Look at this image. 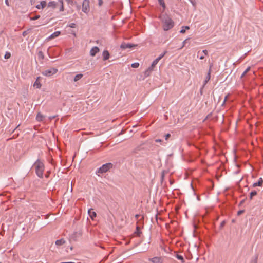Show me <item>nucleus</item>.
Masks as SVG:
<instances>
[{"instance_id": "obj_6", "label": "nucleus", "mask_w": 263, "mask_h": 263, "mask_svg": "<svg viewBox=\"0 0 263 263\" xmlns=\"http://www.w3.org/2000/svg\"><path fill=\"white\" fill-rule=\"evenodd\" d=\"M137 46V45H135V44L123 43L121 45L120 47L123 49H126L127 48H131L134 47H136Z\"/></svg>"}, {"instance_id": "obj_28", "label": "nucleus", "mask_w": 263, "mask_h": 263, "mask_svg": "<svg viewBox=\"0 0 263 263\" xmlns=\"http://www.w3.org/2000/svg\"><path fill=\"white\" fill-rule=\"evenodd\" d=\"M159 4L164 8L165 7V5L163 0H158Z\"/></svg>"}, {"instance_id": "obj_49", "label": "nucleus", "mask_w": 263, "mask_h": 263, "mask_svg": "<svg viewBox=\"0 0 263 263\" xmlns=\"http://www.w3.org/2000/svg\"><path fill=\"white\" fill-rule=\"evenodd\" d=\"M185 41H183V45H184Z\"/></svg>"}, {"instance_id": "obj_32", "label": "nucleus", "mask_w": 263, "mask_h": 263, "mask_svg": "<svg viewBox=\"0 0 263 263\" xmlns=\"http://www.w3.org/2000/svg\"><path fill=\"white\" fill-rule=\"evenodd\" d=\"M171 136V135L170 134H167L165 135V140H167Z\"/></svg>"}, {"instance_id": "obj_7", "label": "nucleus", "mask_w": 263, "mask_h": 263, "mask_svg": "<svg viewBox=\"0 0 263 263\" xmlns=\"http://www.w3.org/2000/svg\"><path fill=\"white\" fill-rule=\"evenodd\" d=\"M61 34V32L60 31H57L54 32L53 33L51 34L49 37L46 39V41H49L55 37H58Z\"/></svg>"}, {"instance_id": "obj_45", "label": "nucleus", "mask_w": 263, "mask_h": 263, "mask_svg": "<svg viewBox=\"0 0 263 263\" xmlns=\"http://www.w3.org/2000/svg\"><path fill=\"white\" fill-rule=\"evenodd\" d=\"M242 213V211H239L238 212V214L239 215V214H240Z\"/></svg>"}, {"instance_id": "obj_48", "label": "nucleus", "mask_w": 263, "mask_h": 263, "mask_svg": "<svg viewBox=\"0 0 263 263\" xmlns=\"http://www.w3.org/2000/svg\"><path fill=\"white\" fill-rule=\"evenodd\" d=\"M227 99V96H226V97H225V99H224V102L226 101Z\"/></svg>"}, {"instance_id": "obj_37", "label": "nucleus", "mask_w": 263, "mask_h": 263, "mask_svg": "<svg viewBox=\"0 0 263 263\" xmlns=\"http://www.w3.org/2000/svg\"><path fill=\"white\" fill-rule=\"evenodd\" d=\"M76 26V24L74 23H71L69 25V27L71 28H74Z\"/></svg>"}, {"instance_id": "obj_12", "label": "nucleus", "mask_w": 263, "mask_h": 263, "mask_svg": "<svg viewBox=\"0 0 263 263\" xmlns=\"http://www.w3.org/2000/svg\"><path fill=\"white\" fill-rule=\"evenodd\" d=\"M46 6V2L45 1H43L40 2V4L36 6V8L38 9H43Z\"/></svg>"}, {"instance_id": "obj_14", "label": "nucleus", "mask_w": 263, "mask_h": 263, "mask_svg": "<svg viewBox=\"0 0 263 263\" xmlns=\"http://www.w3.org/2000/svg\"><path fill=\"white\" fill-rule=\"evenodd\" d=\"M59 2H56L54 1L50 2L48 4V7H51L52 8H55L59 5Z\"/></svg>"}, {"instance_id": "obj_10", "label": "nucleus", "mask_w": 263, "mask_h": 263, "mask_svg": "<svg viewBox=\"0 0 263 263\" xmlns=\"http://www.w3.org/2000/svg\"><path fill=\"white\" fill-rule=\"evenodd\" d=\"M99 48L97 46H95L91 49L90 51V54L91 56L94 57L98 52H99Z\"/></svg>"}, {"instance_id": "obj_3", "label": "nucleus", "mask_w": 263, "mask_h": 263, "mask_svg": "<svg viewBox=\"0 0 263 263\" xmlns=\"http://www.w3.org/2000/svg\"><path fill=\"white\" fill-rule=\"evenodd\" d=\"M113 165L111 163H107L103 164L101 167L98 169L97 173L103 174L107 172L108 170L112 168Z\"/></svg>"}, {"instance_id": "obj_21", "label": "nucleus", "mask_w": 263, "mask_h": 263, "mask_svg": "<svg viewBox=\"0 0 263 263\" xmlns=\"http://www.w3.org/2000/svg\"><path fill=\"white\" fill-rule=\"evenodd\" d=\"M59 4L60 5V11H64V7H63V0H60L59 1Z\"/></svg>"}, {"instance_id": "obj_11", "label": "nucleus", "mask_w": 263, "mask_h": 263, "mask_svg": "<svg viewBox=\"0 0 263 263\" xmlns=\"http://www.w3.org/2000/svg\"><path fill=\"white\" fill-rule=\"evenodd\" d=\"M170 120H171V122L170 123H168L167 124L170 126H173L175 124H176L178 121V119H176V116H170Z\"/></svg>"}, {"instance_id": "obj_1", "label": "nucleus", "mask_w": 263, "mask_h": 263, "mask_svg": "<svg viewBox=\"0 0 263 263\" xmlns=\"http://www.w3.org/2000/svg\"><path fill=\"white\" fill-rule=\"evenodd\" d=\"M34 166L37 176L41 178H43L44 171V165L43 163L38 159L34 163Z\"/></svg>"}, {"instance_id": "obj_19", "label": "nucleus", "mask_w": 263, "mask_h": 263, "mask_svg": "<svg viewBox=\"0 0 263 263\" xmlns=\"http://www.w3.org/2000/svg\"><path fill=\"white\" fill-rule=\"evenodd\" d=\"M83 75L81 73L77 74L73 79L74 82H77V81H79L83 77Z\"/></svg>"}, {"instance_id": "obj_42", "label": "nucleus", "mask_w": 263, "mask_h": 263, "mask_svg": "<svg viewBox=\"0 0 263 263\" xmlns=\"http://www.w3.org/2000/svg\"><path fill=\"white\" fill-rule=\"evenodd\" d=\"M250 70V67H248L246 70H245V71H247V72H248V71H249V70Z\"/></svg>"}, {"instance_id": "obj_34", "label": "nucleus", "mask_w": 263, "mask_h": 263, "mask_svg": "<svg viewBox=\"0 0 263 263\" xmlns=\"http://www.w3.org/2000/svg\"><path fill=\"white\" fill-rule=\"evenodd\" d=\"M250 263H257V258H255V259L252 260Z\"/></svg>"}, {"instance_id": "obj_30", "label": "nucleus", "mask_w": 263, "mask_h": 263, "mask_svg": "<svg viewBox=\"0 0 263 263\" xmlns=\"http://www.w3.org/2000/svg\"><path fill=\"white\" fill-rule=\"evenodd\" d=\"M151 72L152 71H148V68H147V70L145 72V75H146V76H148L150 74Z\"/></svg>"}, {"instance_id": "obj_36", "label": "nucleus", "mask_w": 263, "mask_h": 263, "mask_svg": "<svg viewBox=\"0 0 263 263\" xmlns=\"http://www.w3.org/2000/svg\"><path fill=\"white\" fill-rule=\"evenodd\" d=\"M210 78V71L209 72L207 76V80L206 81L205 83H206L207 81L209 80Z\"/></svg>"}, {"instance_id": "obj_8", "label": "nucleus", "mask_w": 263, "mask_h": 263, "mask_svg": "<svg viewBox=\"0 0 263 263\" xmlns=\"http://www.w3.org/2000/svg\"><path fill=\"white\" fill-rule=\"evenodd\" d=\"M41 78L40 77H37L36 81H35L33 85L34 87L37 89H40L41 88L42 84L41 83Z\"/></svg>"}, {"instance_id": "obj_18", "label": "nucleus", "mask_w": 263, "mask_h": 263, "mask_svg": "<svg viewBox=\"0 0 263 263\" xmlns=\"http://www.w3.org/2000/svg\"><path fill=\"white\" fill-rule=\"evenodd\" d=\"M65 242V241L63 239H61L56 240L55 243L57 246H61Z\"/></svg>"}, {"instance_id": "obj_9", "label": "nucleus", "mask_w": 263, "mask_h": 263, "mask_svg": "<svg viewBox=\"0 0 263 263\" xmlns=\"http://www.w3.org/2000/svg\"><path fill=\"white\" fill-rule=\"evenodd\" d=\"M148 260L153 263H162V259L160 257H154L152 258H149Z\"/></svg>"}, {"instance_id": "obj_44", "label": "nucleus", "mask_w": 263, "mask_h": 263, "mask_svg": "<svg viewBox=\"0 0 263 263\" xmlns=\"http://www.w3.org/2000/svg\"><path fill=\"white\" fill-rule=\"evenodd\" d=\"M164 120H167V119H168V116H164Z\"/></svg>"}, {"instance_id": "obj_22", "label": "nucleus", "mask_w": 263, "mask_h": 263, "mask_svg": "<svg viewBox=\"0 0 263 263\" xmlns=\"http://www.w3.org/2000/svg\"><path fill=\"white\" fill-rule=\"evenodd\" d=\"M167 53V51H165L163 52V53H162V54H161L157 59H156L157 60H158V61H159Z\"/></svg>"}, {"instance_id": "obj_17", "label": "nucleus", "mask_w": 263, "mask_h": 263, "mask_svg": "<svg viewBox=\"0 0 263 263\" xmlns=\"http://www.w3.org/2000/svg\"><path fill=\"white\" fill-rule=\"evenodd\" d=\"M88 213L92 219H93V218L96 217V212L93 211L92 209H89L88 211Z\"/></svg>"}, {"instance_id": "obj_39", "label": "nucleus", "mask_w": 263, "mask_h": 263, "mask_svg": "<svg viewBox=\"0 0 263 263\" xmlns=\"http://www.w3.org/2000/svg\"><path fill=\"white\" fill-rule=\"evenodd\" d=\"M203 53H204L205 55L208 54V51L206 50H203L202 51Z\"/></svg>"}, {"instance_id": "obj_13", "label": "nucleus", "mask_w": 263, "mask_h": 263, "mask_svg": "<svg viewBox=\"0 0 263 263\" xmlns=\"http://www.w3.org/2000/svg\"><path fill=\"white\" fill-rule=\"evenodd\" d=\"M159 61L158 60H157L156 59H155L152 63L151 66L148 68V71H152L155 66L157 64L158 62Z\"/></svg>"}, {"instance_id": "obj_20", "label": "nucleus", "mask_w": 263, "mask_h": 263, "mask_svg": "<svg viewBox=\"0 0 263 263\" xmlns=\"http://www.w3.org/2000/svg\"><path fill=\"white\" fill-rule=\"evenodd\" d=\"M189 29L190 27L188 26H182L180 32L181 33H184L185 32L186 30H189Z\"/></svg>"}, {"instance_id": "obj_23", "label": "nucleus", "mask_w": 263, "mask_h": 263, "mask_svg": "<svg viewBox=\"0 0 263 263\" xmlns=\"http://www.w3.org/2000/svg\"><path fill=\"white\" fill-rule=\"evenodd\" d=\"M257 194V192L256 191H252L250 194V198L252 199L253 196H255Z\"/></svg>"}, {"instance_id": "obj_41", "label": "nucleus", "mask_w": 263, "mask_h": 263, "mask_svg": "<svg viewBox=\"0 0 263 263\" xmlns=\"http://www.w3.org/2000/svg\"><path fill=\"white\" fill-rule=\"evenodd\" d=\"M5 4H6L7 6H9V5L8 0H5Z\"/></svg>"}, {"instance_id": "obj_40", "label": "nucleus", "mask_w": 263, "mask_h": 263, "mask_svg": "<svg viewBox=\"0 0 263 263\" xmlns=\"http://www.w3.org/2000/svg\"><path fill=\"white\" fill-rule=\"evenodd\" d=\"M155 141H156V142H161V140L158 139H156Z\"/></svg>"}, {"instance_id": "obj_24", "label": "nucleus", "mask_w": 263, "mask_h": 263, "mask_svg": "<svg viewBox=\"0 0 263 263\" xmlns=\"http://www.w3.org/2000/svg\"><path fill=\"white\" fill-rule=\"evenodd\" d=\"M45 116H36V120L37 121H42L44 118Z\"/></svg>"}, {"instance_id": "obj_5", "label": "nucleus", "mask_w": 263, "mask_h": 263, "mask_svg": "<svg viewBox=\"0 0 263 263\" xmlns=\"http://www.w3.org/2000/svg\"><path fill=\"white\" fill-rule=\"evenodd\" d=\"M57 69L54 68H51L49 69L45 70L42 73L43 75L45 76L49 77L55 74L57 72Z\"/></svg>"}, {"instance_id": "obj_25", "label": "nucleus", "mask_w": 263, "mask_h": 263, "mask_svg": "<svg viewBox=\"0 0 263 263\" xmlns=\"http://www.w3.org/2000/svg\"><path fill=\"white\" fill-rule=\"evenodd\" d=\"M176 257V258L178 259L181 260L182 262L184 261V258H183V257L182 255H179V254H177Z\"/></svg>"}, {"instance_id": "obj_33", "label": "nucleus", "mask_w": 263, "mask_h": 263, "mask_svg": "<svg viewBox=\"0 0 263 263\" xmlns=\"http://www.w3.org/2000/svg\"><path fill=\"white\" fill-rule=\"evenodd\" d=\"M103 0H99V2H98L99 6H102V5L103 4Z\"/></svg>"}, {"instance_id": "obj_16", "label": "nucleus", "mask_w": 263, "mask_h": 263, "mask_svg": "<svg viewBox=\"0 0 263 263\" xmlns=\"http://www.w3.org/2000/svg\"><path fill=\"white\" fill-rule=\"evenodd\" d=\"M103 60H106L109 58V53L108 51L105 50L103 52Z\"/></svg>"}, {"instance_id": "obj_4", "label": "nucleus", "mask_w": 263, "mask_h": 263, "mask_svg": "<svg viewBox=\"0 0 263 263\" xmlns=\"http://www.w3.org/2000/svg\"><path fill=\"white\" fill-rule=\"evenodd\" d=\"M82 11L85 13H88L90 11L89 1L84 0L82 4Z\"/></svg>"}, {"instance_id": "obj_29", "label": "nucleus", "mask_w": 263, "mask_h": 263, "mask_svg": "<svg viewBox=\"0 0 263 263\" xmlns=\"http://www.w3.org/2000/svg\"><path fill=\"white\" fill-rule=\"evenodd\" d=\"M40 15H36L35 16H34L33 17L31 18V20H36L37 19H39L40 18Z\"/></svg>"}, {"instance_id": "obj_15", "label": "nucleus", "mask_w": 263, "mask_h": 263, "mask_svg": "<svg viewBox=\"0 0 263 263\" xmlns=\"http://www.w3.org/2000/svg\"><path fill=\"white\" fill-rule=\"evenodd\" d=\"M262 183H263V179L262 178H260L259 179V180L257 182H255L253 184V187H256L257 186H261L262 185Z\"/></svg>"}, {"instance_id": "obj_26", "label": "nucleus", "mask_w": 263, "mask_h": 263, "mask_svg": "<svg viewBox=\"0 0 263 263\" xmlns=\"http://www.w3.org/2000/svg\"><path fill=\"white\" fill-rule=\"evenodd\" d=\"M10 57H11L10 53L7 52L5 54L4 58L5 59H8L10 58Z\"/></svg>"}, {"instance_id": "obj_46", "label": "nucleus", "mask_w": 263, "mask_h": 263, "mask_svg": "<svg viewBox=\"0 0 263 263\" xmlns=\"http://www.w3.org/2000/svg\"><path fill=\"white\" fill-rule=\"evenodd\" d=\"M55 117V116H52V117H50V119H53V118H54V117Z\"/></svg>"}, {"instance_id": "obj_35", "label": "nucleus", "mask_w": 263, "mask_h": 263, "mask_svg": "<svg viewBox=\"0 0 263 263\" xmlns=\"http://www.w3.org/2000/svg\"><path fill=\"white\" fill-rule=\"evenodd\" d=\"M136 233H137V235L139 236L140 235V232H139V228L138 227H137V231L136 232Z\"/></svg>"}, {"instance_id": "obj_27", "label": "nucleus", "mask_w": 263, "mask_h": 263, "mask_svg": "<svg viewBox=\"0 0 263 263\" xmlns=\"http://www.w3.org/2000/svg\"><path fill=\"white\" fill-rule=\"evenodd\" d=\"M132 67L133 68H138L139 66V63H133L132 64Z\"/></svg>"}, {"instance_id": "obj_31", "label": "nucleus", "mask_w": 263, "mask_h": 263, "mask_svg": "<svg viewBox=\"0 0 263 263\" xmlns=\"http://www.w3.org/2000/svg\"><path fill=\"white\" fill-rule=\"evenodd\" d=\"M39 56L41 57L42 59H43L44 55H43V53L42 51L39 52Z\"/></svg>"}, {"instance_id": "obj_47", "label": "nucleus", "mask_w": 263, "mask_h": 263, "mask_svg": "<svg viewBox=\"0 0 263 263\" xmlns=\"http://www.w3.org/2000/svg\"><path fill=\"white\" fill-rule=\"evenodd\" d=\"M204 59V57H203V56H201V57H200V59H201V60H202V59Z\"/></svg>"}, {"instance_id": "obj_2", "label": "nucleus", "mask_w": 263, "mask_h": 263, "mask_svg": "<svg viewBox=\"0 0 263 263\" xmlns=\"http://www.w3.org/2000/svg\"><path fill=\"white\" fill-rule=\"evenodd\" d=\"M163 28L165 31H167L171 29L174 26V22L172 19L167 16L163 17Z\"/></svg>"}, {"instance_id": "obj_38", "label": "nucleus", "mask_w": 263, "mask_h": 263, "mask_svg": "<svg viewBox=\"0 0 263 263\" xmlns=\"http://www.w3.org/2000/svg\"><path fill=\"white\" fill-rule=\"evenodd\" d=\"M225 224V221H223L221 222V224H220V226L221 227H223L224 225Z\"/></svg>"}, {"instance_id": "obj_43", "label": "nucleus", "mask_w": 263, "mask_h": 263, "mask_svg": "<svg viewBox=\"0 0 263 263\" xmlns=\"http://www.w3.org/2000/svg\"><path fill=\"white\" fill-rule=\"evenodd\" d=\"M247 73V71H245L243 72V73L242 74V75H241V77H244V76H245V74H246Z\"/></svg>"}, {"instance_id": "obj_50", "label": "nucleus", "mask_w": 263, "mask_h": 263, "mask_svg": "<svg viewBox=\"0 0 263 263\" xmlns=\"http://www.w3.org/2000/svg\"><path fill=\"white\" fill-rule=\"evenodd\" d=\"M23 34V35H25V32H24Z\"/></svg>"}]
</instances>
